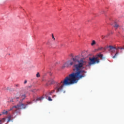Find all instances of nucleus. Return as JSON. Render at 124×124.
<instances>
[{
  "label": "nucleus",
  "instance_id": "19",
  "mask_svg": "<svg viewBox=\"0 0 124 124\" xmlns=\"http://www.w3.org/2000/svg\"><path fill=\"white\" fill-rule=\"evenodd\" d=\"M7 113H8L7 111L3 110V114H7Z\"/></svg>",
  "mask_w": 124,
  "mask_h": 124
},
{
  "label": "nucleus",
  "instance_id": "14",
  "mask_svg": "<svg viewBox=\"0 0 124 124\" xmlns=\"http://www.w3.org/2000/svg\"><path fill=\"white\" fill-rule=\"evenodd\" d=\"M20 87V84H16L15 85V88H19Z\"/></svg>",
  "mask_w": 124,
  "mask_h": 124
},
{
  "label": "nucleus",
  "instance_id": "2",
  "mask_svg": "<svg viewBox=\"0 0 124 124\" xmlns=\"http://www.w3.org/2000/svg\"><path fill=\"white\" fill-rule=\"evenodd\" d=\"M26 94L21 93V94H18L16 96V99H20V101L19 104H17L16 106H14L11 108L9 111H11L13 110L14 108H16L17 110H20L21 109H26V105L22 103V101H23L25 98H26Z\"/></svg>",
  "mask_w": 124,
  "mask_h": 124
},
{
  "label": "nucleus",
  "instance_id": "8",
  "mask_svg": "<svg viewBox=\"0 0 124 124\" xmlns=\"http://www.w3.org/2000/svg\"><path fill=\"white\" fill-rule=\"evenodd\" d=\"M7 90H9V91H10V92H15V91H16V90H15V88L11 87H8L7 88Z\"/></svg>",
  "mask_w": 124,
  "mask_h": 124
},
{
  "label": "nucleus",
  "instance_id": "4",
  "mask_svg": "<svg viewBox=\"0 0 124 124\" xmlns=\"http://www.w3.org/2000/svg\"><path fill=\"white\" fill-rule=\"evenodd\" d=\"M74 65V62L72 61V60H68L62 65V68L63 69L65 68V67H69V66H72V65Z\"/></svg>",
  "mask_w": 124,
  "mask_h": 124
},
{
  "label": "nucleus",
  "instance_id": "12",
  "mask_svg": "<svg viewBox=\"0 0 124 124\" xmlns=\"http://www.w3.org/2000/svg\"><path fill=\"white\" fill-rule=\"evenodd\" d=\"M95 43H95V41L93 40V41H92V44H91L92 46H93V45H95Z\"/></svg>",
  "mask_w": 124,
  "mask_h": 124
},
{
  "label": "nucleus",
  "instance_id": "17",
  "mask_svg": "<svg viewBox=\"0 0 124 124\" xmlns=\"http://www.w3.org/2000/svg\"><path fill=\"white\" fill-rule=\"evenodd\" d=\"M95 62H96L97 63H98L99 62V59H98V58L95 59Z\"/></svg>",
  "mask_w": 124,
  "mask_h": 124
},
{
  "label": "nucleus",
  "instance_id": "1",
  "mask_svg": "<svg viewBox=\"0 0 124 124\" xmlns=\"http://www.w3.org/2000/svg\"><path fill=\"white\" fill-rule=\"evenodd\" d=\"M79 58H80L79 56H76L70 60L74 62L73 71L76 73H72L65 78L64 79L61 81L60 83H57L54 89L49 93H53L55 92V93H64L65 90L63 88V86H69V85L76 84L79 80L86 77L85 74L87 73V72L82 70V68L86 65L87 62L83 58L79 60Z\"/></svg>",
  "mask_w": 124,
  "mask_h": 124
},
{
  "label": "nucleus",
  "instance_id": "23",
  "mask_svg": "<svg viewBox=\"0 0 124 124\" xmlns=\"http://www.w3.org/2000/svg\"><path fill=\"white\" fill-rule=\"evenodd\" d=\"M104 13V11H103V13Z\"/></svg>",
  "mask_w": 124,
  "mask_h": 124
},
{
  "label": "nucleus",
  "instance_id": "22",
  "mask_svg": "<svg viewBox=\"0 0 124 124\" xmlns=\"http://www.w3.org/2000/svg\"><path fill=\"white\" fill-rule=\"evenodd\" d=\"M28 81H27V80H25V81H24V84H27V82Z\"/></svg>",
  "mask_w": 124,
  "mask_h": 124
},
{
  "label": "nucleus",
  "instance_id": "11",
  "mask_svg": "<svg viewBox=\"0 0 124 124\" xmlns=\"http://www.w3.org/2000/svg\"><path fill=\"white\" fill-rule=\"evenodd\" d=\"M12 118V116H9L8 117V121H7V123H9V122H10V121H11Z\"/></svg>",
  "mask_w": 124,
  "mask_h": 124
},
{
  "label": "nucleus",
  "instance_id": "5",
  "mask_svg": "<svg viewBox=\"0 0 124 124\" xmlns=\"http://www.w3.org/2000/svg\"><path fill=\"white\" fill-rule=\"evenodd\" d=\"M95 60H96V57H93V58H89V62L88 63V65H86V66H91L92 64H94L95 63Z\"/></svg>",
  "mask_w": 124,
  "mask_h": 124
},
{
  "label": "nucleus",
  "instance_id": "9",
  "mask_svg": "<svg viewBox=\"0 0 124 124\" xmlns=\"http://www.w3.org/2000/svg\"><path fill=\"white\" fill-rule=\"evenodd\" d=\"M114 28H115V30H117L118 28L120 27V25L116 23H115L114 25H113Z\"/></svg>",
  "mask_w": 124,
  "mask_h": 124
},
{
  "label": "nucleus",
  "instance_id": "15",
  "mask_svg": "<svg viewBox=\"0 0 124 124\" xmlns=\"http://www.w3.org/2000/svg\"><path fill=\"white\" fill-rule=\"evenodd\" d=\"M36 77H37V78L40 77V74H39V73L38 72V73L36 74Z\"/></svg>",
  "mask_w": 124,
  "mask_h": 124
},
{
  "label": "nucleus",
  "instance_id": "6",
  "mask_svg": "<svg viewBox=\"0 0 124 124\" xmlns=\"http://www.w3.org/2000/svg\"><path fill=\"white\" fill-rule=\"evenodd\" d=\"M46 82H47V83L46 84V87H48L49 85H52V84L55 83V80L52 78H49L46 81Z\"/></svg>",
  "mask_w": 124,
  "mask_h": 124
},
{
  "label": "nucleus",
  "instance_id": "20",
  "mask_svg": "<svg viewBox=\"0 0 124 124\" xmlns=\"http://www.w3.org/2000/svg\"><path fill=\"white\" fill-rule=\"evenodd\" d=\"M52 39H53V40H55V37H54V34H52Z\"/></svg>",
  "mask_w": 124,
  "mask_h": 124
},
{
  "label": "nucleus",
  "instance_id": "13",
  "mask_svg": "<svg viewBox=\"0 0 124 124\" xmlns=\"http://www.w3.org/2000/svg\"><path fill=\"white\" fill-rule=\"evenodd\" d=\"M43 98H44V97H40L37 98V100H42V99H43Z\"/></svg>",
  "mask_w": 124,
  "mask_h": 124
},
{
  "label": "nucleus",
  "instance_id": "3",
  "mask_svg": "<svg viewBox=\"0 0 124 124\" xmlns=\"http://www.w3.org/2000/svg\"><path fill=\"white\" fill-rule=\"evenodd\" d=\"M108 50L110 53H112V54H115V55L112 57L113 59H115L117 57L118 55H119V49H120L121 50H124V47H120L119 46L116 47L114 46H108Z\"/></svg>",
  "mask_w": 124,
  "mask_h": 124
},
{
  "label": "nucleus",
  "instance_id": "10",
  "mask_svg": "<svg viewBox=\"0 0 124 124\" xmlns=\"http://www.w3.org/2000/svg\"><path fill=\"white\" fill-rule=\"evenodd\" d=\"M104 50V48L103 47H98L97 49H96V51H103Z\"/></svg>",
  "mask_w": 124,
  "mask_h": 124
},
{
  "label": "nucleus",
  "instance_id": "24",
  "mask_svg": "<svg viewBox=\"0 0 124 124\" xmlns=\"http://www.w3.org/2000/svg\"><path fill=\"white\" fill-rule=\"evenodd\" d=\"M118 33H120V32H118Z\"/></svg>",
  "mask_w": 124,
  "mask_h": 124
},
{
  "label": "nucleus",
  "instance_id": "21",
  "mask_svg": "<svg viewBox=\"0 0 124 124\" xmlns=\"http://www.w3.org/2000/svg\"><path fill=\"white\" fill-rule=\"evenodd\" d=\"M70 56H71V57H72V58H73V54H70Z\"/></svg>",
  "mask_w": 124,
  "mask_h": 124
},
{
  "label": "nucleus",
  "instance_id": "18",
  "mask_svg": "<svg viewBox=\"0 0 124 124\" xmlns=\"http://www.w3.org/2000/svg\"><path fill=\"white\" fill-rule=\"evenodd\" d=\"M48 100L49 101H52V98H51V97H50V96H49L48 97Z\"/></svg>",
  "mask_w": 124,
  "mask_h": 124
},
{
  "label": "nucleus",
  "instance_id": "25",
  "mask_svg": "<svg viewBox=\"0 0 124 124\" xmlns=\"http://www.w3.org/2000/svg\"><path fill=\"white\" fill-rule=\"evenodd\" d=\"M0 116H1V114H0Z\"/></svg>",
  "mask_w": 124,
  "mask_h": 124
},
{
  "label": "nucleus",
  "instance_id": "16",
  "mask_svg": "<svg viewBox=\"0 0 124 124\" xmlns=\"http://www.w3.org/2000/svg\"><path fill=\"white\" fill-rule=\"evenodd\" d=\"M32 88V85H30L27 87L28 90H30V89H31Z\"/></svg>",
  "mask_w": 124,
  "mask_h": 124
},
{
  "label": "nucleus",
  "instance_id": "7",
  "mask_svg": "<svg viewBox=\"0 0 124 124\" xmlns=\"http://www.w3.org/2000/svg\"><path fill=\"white\" fill-rule=\"evenodd\" d=\"M95 58H96V60H97L98 58L101 59V60H103V59H104V58H103V54H101V53H99V54L96 55Z\"/></svg>",
  "mask_w": 124,
  "mask_h": 124
}]
</instances>
